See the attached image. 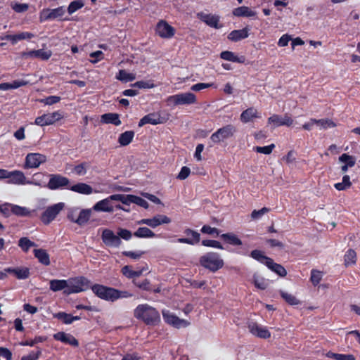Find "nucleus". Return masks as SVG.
<instances>
[{"mask_svg": "<svg viewBox=\"0 0 360 360\" xmlns=\"http://www.w3.org/2000/svg\"><path fill=\"white\" fill-rule=\"evenodd\" d=\"M51 51L50 50H32L27 52L22 53V57L27 58H37L41 60H48L51 56Z\"/></svg>", "mask_w": 360, "mask_h": 360, "instance_id": "25", "label": "nucleus"}, {"mask_svg": "<svg viewBox=\"0 0 360 360\" xmlns=\"http://www.w3.org/2000/svg\"><path fill=\"white\" fill-rule=\"evenodd\" d=\"M18 246L23 252H27L31 248L35 247L37 245L28 238L22 237L18 240Z\"/></svg>", "mask_w": 360, "mask_h": 360, "instance_id": "46", "label": "nucleus"}, {"mask_svg": "<svg viewBox=\"0 0 360 360\" xmlns=\"http://www.w3.org/2000/svg\"><path fill=\"white\" fill-rule=\"evenodd\" d=\"M356 254L354 250L349 249L345 255V263L346 266L352 265L356 263Z\"/></svg>", "mask_w": 360, "mask_h": 360, "instance_id": "54", "label": "nucleus"}, {"mask_svg": "<svg viewBox=\"0 0 360 360\" xmlns=\"http://www.w3.org/2000/svg\"><path fill=\"white\" fill-rule=\"evenodd\" d=\"M40 173H36L33 175V180L27 179L24 172L20 170L10 171L7 182L15 185H34L37 186H44V184L37 179V176H41Z\"/></svg>", "mask_w": 360, "mask_h": 360, "instance_id": "2", "label": "nucleus"}, {"mask_svg": "<svg viewBox=\"0 0 360 360\" xmlns=\"http://www.w3.org/2000/svg\"><path fill=\"white\" fill-rule=\"evenodd\" d=\"M44 340H46L45 338L41 337V336H37V337H35L34 339H33V340L22 342L20 343V345L22 346L32 347L37 343L44 342Z\"/></svg>", "mask_w": 360, "mask_h": 360, "instance_id": "60", "label": "nucleus"}, {"mask_svg": "<svg viewBox=\"0 0 360 360\" xmlns=\"http://www.w3.org/2000/svg\"><path fill=\"white\" fill-rule=\"evenodd\" d=\"M134 315L147 325H156L160 321L158 310L148 304H139L134 309Z\"/></svg>", "mask_w": 360, "mask_h": 360, "instance_id": "1", "label": "nucleus"}, {"mask_svg": "<svg viewBox=\"0 0 360 360\" xmlns=\"http://www.w3.org/2000/svg\"><path fill=\"white\" fill-rule=\"evenodd\" d=\"M134 236L139 238H153L156 234L148 227H139L134 233Z\"/></svg>", "mask_w": 360, "mask_h": 360, "instance_id": "34", "label": "nucleus"}, {"mask_svg": "<svg viewBox=\"0 0 360 360\" xmlns=\"http://www.w3.org/2000/svg\"><path fill=\"white\" fill-rule=\"evenodd\" d=\"M323 275V274L322 271L316 269L311 270L310 281L314 286H316L317 285L319 284L320 281L322 279Z\"/></svg>", "mask_w": 360, "mask_h": 360, "instance_id": "56", "label": "nucleus"}, {"mask_svg": "<svg viewBox=\"0 0 360 360\" xmlns=\"http://www.w3.org/2000/svg\"><path fill=\"white\" fill-rule=\"evenodd\" d=\"M232 13L237 17H254L257 14L256 11L245 6L234 8Z\"/></svg>", "mask_w": 360, "mask_h": 360, "instance_id": "31", "label": "nucleus"}, {"mask_svg": "<svg viewBox=\"0 0 360 360\" xmlns=\"http://www.w3.org/2000/svg\"><path fill=\"white\" fill-rule=\"evenodd\" d=\"M53 338L56 340L60 341L67 345H70L73 347H77L79 345L77 340L72 335L66 333L65 332H58L54 334Z\"/></svg>", "mask_w": 360, "mask_h": 360, "instance_id": "24", "label": "nucleus"}, {"mask_svg": "<svg viewBox=\"0 0 360 360\" xmlns=\"http://www.w3.org/2000/svg\"><path fill=\"white\" fill-rule=\"evenodd\" d=\"M202 245L206 247H211L220 250L223 249L221 244L219 241L214 240H203L202 241Z\"/></svg>", "mask_w": 360, "mask_h": 360, "instance_id": "59", "label": "nucleus"}, {"mask_svg": "<svg viewBox=\"0 0 360 360\" xmlns=\"http://www.w3.org/2000/svg\"><path fill=\"white\" fill-rule=\"evenodd\" d=\"M65 208L64 202H58L51 206L48 207L43 212L41 220L45 224H49L56 219L57 215Z\"/></svg>", "mask_w": 360, "mask_h": 360, "instance_id": "9", "label": "nucleus"}, {"mask_svg": "<svg viewBox=\"0 0 360 360\" xmlns=\"http://www.w3.org/2000/svg\"><path fill=\"white\" fill-rule=\"evenodd\" d=\"M266 266L280 276H285L287 274V271L285 268L281 264L275 263L272 259H270V260L267 262V264Z\"/></svg>", "mask_w": 360, "mask_h": 360, "instance_id": "38", "label": "nucleus"}, {"mask_svg": "<svg viewBox=\"0 0 360 360\" xmlns=\"http://www.w3.org/2000/svg\"><path fill=\"white\" fill-rule=\"evenodd\" d=\"M9 207L11 212L18 216H27L30 214V211L25 207L15 205H6L5 207Z\"/></svg>", "mask_w": 360, "mask_h": 360, "instance_id": "42", "label": "nucleus"}, {"mask_svg": "<svg viewBox=\"0 0 360 360\" xmlns=\"http://www.w3.org/2000/svg\"><path fill=\"white\" fill-rule=\"evenodd\" d=\"M134 136V131H127L120 135L118 142L121 146H127L131 142Z\"/></svg>", "mask_w": 360, "mask_h": 360, "instance_id": "41", "label": "nucleus"}, {"mask_svg": "<svg viewBox=\"0 0 360 360\" xmlns=\"http://www.w3.org/2000/svg\"><path fill=\"white\" fill-rule=\"evenodd\" d=\"M34 255L41 264L46 266L50 264L49 255L45 250L35 249L34 250Z\"/></svg>", "mask_w": 360, "mask_h": 360, "instance_id": "35", "label": "nucleus"}, {"mask_svg": "<svg viewBox=\"0 0 360 360\" xmlns=\"http://www.w3.org/2000/svg\"><path fill=\"white\" fill-rule=\"evenodd\" d=\"M11 8L18 13L26 12L29 8V5L25 3L13 1L11 3Z\"/></svg>", "mask_w": 360, "mask_h": 360, "instance_id": "55", "label": "nucleus"}, {"mask_svg": "<svg viewBox=\"0 0 360 360\" xmlns=\"http://www.w3.org/2000/svg\"><path fill=\"white\" fill-rule=\"evenodd\" d=\"M220 58L224 60L243 63L245 60L244 56L238 57L233 52L224 51L220 53Z\"/></svg>", "mask_w": 360, "mask_h": 360, "instance_id": "32", "label": "nucleus"}, {"mask_svg": "<svg viewBox=\"0 0 360 360\" xmlns=\"http://www.w3.org/2000/svg\"><path fill=\"white\" fill-rule=\"evenodd\" d=\"M112 198H110V195L106 198L98 201L92 207V210L96 212H113L114 206L112 203Z\"/></svg>", "mask_w": 360, "mask_h": 360, "instance_id": "23", "label": "nucleus"}, {"mask_svg": "<svg viewBox=\"0 0 360 360\" xmlns=\"http://www.w3.org/2000/svg\"><path fill=\"white\" fill-rule=\"evenodd\" d=\"M250 255L253 259L265 265L267 264V262H269L271 259L265 256L262 251L258 250H255L252 251Z\"/></svg>", "mask_w": 360, "mask_h": 360, "instance_id": "48", "label": "nucleus"}, {"mask_svg": "<svg viewBox=\"0 0 360 360\" xmlns=\"http://www.w3.org/2000/svg\"><path fill=\"white\" fill-rule=\"evenodd\" d=\"M249 31L250 29L248 27L233 30L229 34L228 39L232 41H238L246 39L249 36Z\"/></svg>", "mask_w": 360, "mask_h": 360, "instance_id": "27", "label": "nucleus"}, {"mask_svg": "<svg viewBox=\"0 0 360 360\" xmlns=\"http://www.w3.org/2000/svg\"><path fill=\"white\" fill-rule=\"evenodd\" d=\"M35 35L30 32H21L14 34V44L22 40H30L34 37Z\"/></svg>", "mask_w": 360, "mask_h": 360, "instance_id": "53", "label": "nucleus"}, {"mask_svg": "<svg viewBox=\"0 0 360 360\" xmlns=\"http://www.w3.org/2000/svg\"><path fill=\"white\" fill-rule=\"evenodd\" d=\"M184 233L191 236L190 238H180L177 239V242L179 243H185L191 245L198 244L200 240V235L197 231L187 228L184 230Z\"/></svg>", "mask_w": 360, "mask_h": 360, "instance_id": "21", "label": "nucleus"}, {"mask_svg": "<svg viewBox=\"0 0 360 360\" xmlns=\"http://www.w3.org/2000/svg\"><path fill=\"white\" fill-rule=\"evenodd\" d=\"M132 87H137L139 89H152L155 87V84L150 82L139 81L131 85Z\"/></svg>", "mask_w": 360, "mask_h": 360, "instance_id": "61", "label": "nucleus"}, {"mask_svg": "<svg viewBox=\"0 0 360 360\" xmlns=\"http://www.w3.org/2000/svg\"><path fill=\"white\" fill-rule=\"evenodd\" d=\"M65 13L64 6H59L54 9L45 8L40 12L39 18L41 21L55 20L62 18Z\"/></svg>", "mask_w": 360, "mask_h": 360, "instance_id": "15", "label": "nucleus"}, {"mask_svg": "<svg viewBox=\"0 0 360 360\" xmlns=\"http://www.w3.org/2000/svg\"><path fill=\"white\" fill-rule=\"evenodd\" d=\"M50 290L53 292H57L60 290H63V292L66 294L67 288H68V280H58L53 279L51 280L49 282Z\"/></svg>", "mask_w": 360, "mask_h": 360, "instance_id": "30", "label": "nucleus"}, {"mask_svg": "<svg viewBox=\"0 0 360 360\" xmlns=\"http://www.w3.org/2000/svg\"><path fill=\"white\" fill-rule=\"evenodd\" d=\"M166 101L168 105H192L197 103V98L191 92H185L169 96Z\"/></svg>", "mask_w": 360, "mask_h": 360, "instance_id": "4", "label": "nucleus"}, {"mask_svg": "<svg viewBox=\"0 0 360 360\" xmlns=\"http://www.w3.org/2000/svg\"><path fill=\"white\" fill-rule=\"evenodd\" d=\"M63 117L60 111H55L51 113L44 114L37 117L34 120V124L40 127L48 126L54 124Z\"/></svg>", "mask_w": 360, "mask_h": 360, "instance_id": "13", "label": "nucleus"}, {"mask_svg": "<svg viewBox=\"0 0 360 360\" xmlns=\"http://www.w3.org/2000/svg\"><path fill=\"white\" fill-rule=\"evenodd\" d=\"M69 190L82 195H91L92 193H108L109 191L105 189L101 188L100 190L94 189L90 185L85 183H77L75 185L70 186Z\"/></svg>", "mask_w": 360, "mask_h": 360, "instance_id": "16", "label": "nucleus"}, {"mask_svg": "<svg viewBox=\"0 0 360 360\" xmlns=\"http://www.w3.org/2000/svg\"><path fill=\"white\" fill-rule=\"evenodd\" d=\"M53 317L62 321L65 324H70L75 321L80 319L79 316H72L65 312H58L53 314Z\"/></svg>", "mask_w": 360, "mask_h": 360, "instance_id": "36", "label": "nucleus"}, {"mask_svg": "<svg viewBox=\"0 0 360 360\" xmlns=\"http://www.w3.org/2000/svg\"><path fill=\"white\" fill-rule=\"evenodd\" d=\"M198 18L204 22L208 26L215 28L219 29L222 27L221 25L219 24V16L213 14H207L205 13H198L197 14Z\"/></svg>", "mask_w": 360, "mask_h": 360, "instance_id": "20", "label": "nucleus"}, {"mask_svg": "<svg viewBox=\"0 0 360 360\" xmlns=\"http://www.w3.org/2000/svg\"><path fill=\"white\" fill-rule=\"evenodd\" d=\"M88 167L89 165L83 162L75 166L73 172L78 176H84L86 174Z\"/></svg>", "mask_w": 360, "mask_h": 360, "instance_id": "57", "label": "nucleus"}, {"mask_svg": "<svg viewBox=\"0 0 360 360\" xmlns=\"http://www.w3.org/2000/svg\"><path fill=\"white\" fill-rule=\"evenodd\" d=\"M124 255L134 259H139L142 257L143 255L145 254L144 251L138 250V251H124L122 253Z\"/></svg>", "mask_w": 360, "mask_h": 360, "instance_id": "64", "label": "nucleus"}, {"mask_svg": "<svg viewBox=\"0 0 360 360\" xmlns=\"http://www.w3.org/2000/svg\"><path fill=\"white\" fill-rule=\"evenodd\" d=\"M6 272L14 275L18 279H25L30 275V270L27 267H18L11 268L8 267L5 269Z\"/></svg>", "mask_w": 360, "mask_h": 360, "instance_id": "29", "label": "nucleus"}, {"mask_svg": "<svg viewBox=\"0 0 360 360\" xmlns=\"http://www.w3.org/2000/svg\"><path fill=\"white\" fill-rule=\"evenodd\" d=\"M160 115L157 113H150L142 117L139 122V127H143L146 124H151L153 125L162 123Z\"/></svg>", "mask_w": 360, "mask_h": 360, "instance_id": "28", "label": "nucleus"}, {"mask_svg": "<svg viewBox=\"0 0 360 360\" xmlns=\"http://www.w3.org/2000/svg\"><path fill=\"white\" fill-rule=\"evenodd\" d=\"M267 122L268 124L271 125L273 128L278 127L281 126L290 127L292 124L293 120L288 115L282 117L281 115L274 114L268 118Z\"/></svg>", "mask_w": 360, "mask_h": 360, "instance_id": "19", "label": "nucleus"}, {"mask_svg": "<svg viewBox=\"0 0 360 360\" xmlns=\"http://www.w3.org/2000/svg\"><path fill=\"white\" fill-rule=\"evenodd\" d=\"M280 295L285 301L290 305H297L300 301L293 295L283 290H280Z\"/></svg>", "mask_w": 360, "mask_h": 360, "instance_id": "51", "label": "nucleus"}, {"mask_svg": "<svg viewBox=\"0 0 360 360\" xmlns=\"http://www.w3.org/2000/svg\"><path fill=\"white\" fill-rule=\"evenodd\" d=\"M248 328L249 332L257 338L267 339L271 337V333L268 330L267 327L259 325L255 322L249 323Z\"/></svg>", "mask_w": 360, "mask_h": 360, "instance_id": "17", "label": "nucleus"}, {"mask_svg": "<svg viewBox=\"0 0 360 360\" xmlns=\"http://www.w3.org/2000/svg\"><path fill=\"white\" fill-rule=\"evenodd\" d=\"M262 117V114L257 109L250 107L243 111L240 116V120L243 123L253 122L255 119Z\"/></svg>", "mask_w": 360, "mask_h": 360, "instance_id": "22", "label": "nucleus"}, {"mask_svg": "<svg viewBox=\"0 0 360 360\" xmlns=\"http://www.w3.org/2000/svg\"><path fill=\"white\" fill-rule=\"evenodd\" d=\"M91 214V210H82L79 212L78 217L75 219V223L82 226L85 224L89 219Z\"/></svg>", "mask_w": 360, "mask_h": 360, "instance_id": "40", "label": "nucleus"}, {"mask_svg": "<svg viewBox=\"0 0 360 360\" xmlns=\"http://www.w3.org/2000/svg\"><path fill=\"white\" fill-rule=\"evenodd\" d=\"M172 221L171 219L164 214H156L152 218L142 219L137 221L138 224H145L155 229L162 224H168Z\"/></svg>", "mask_w": 360, "mask_h": 360, "instance_id": "14", "label": "nucleus"}, {"mask_svg": "<svg viewBox=\"0 0 360 360\" xmlns=\"http://www.w3.org/2000/svg\"><path fill=\"white\" fill-rule=\"evenodd\" d=\"M143 271V269L134 271L132 269L131 266L128 265L123 266L122 269V273L128 278L139 277L142 274Z\"/></svg>", "mask_w": 360, "mask_h": 360, "instance_id": "39", "label": "nucleus"}, {"mask_svg": "<svg viewBox=\"0 0 360 360\" xmlns=\"http://www.w3.org/2000/svg\"><path fill=\"white\" fill-rule=\"evenodd\" d=\"M274 148L275 145L272 143L266 146H256L254 148V150L259 153L269 155L272 153Z\"/></svg>", "mask_w": 360, "mask_h": 360, "instance_id": "58", "label": "nucleus"}, {"mask_svg": "<svg viewBox=\"0 0 360 360\" xmlns=\"http://www.w3.org/2000/svg\"><path fill=\"white\" fill-rule=\"evenodd\" d=\"M101 239L103 243L111 248H117L121 244V240L112 230L105 229L102 231Z\"/></svg>", "mask_w": 360, "mask_h": 360, "instance_id": "18", "label": "nucleus"}, {"mask_svg": "<svg viewBox=\"0 0 360 360\" xmlns=\"http://www.w3.org/2000/svg\"><path fill=\"white\" fill-rule=\"evenodd\" d=\"M70 180L67 177H65L60 174H51L49 181L47 184V187L50 190L57 189H69Z\"/></svg>", "mask_w": 360, "mask_h": 360, "instance_id": "12", "label": "nucleus"}, {"mask_svg": "<svg viewBox=\"0 0 360 360\" xmlns=\"http://www.w3.org/2000/svg\"><path fill=\"white\" fill-rule=\"evenodd\" d=\"M338 160L340 163L342 164L341 167V171L342 172H346L349 168L354 167L356 163V158L354 156L349 155L347 153H343L339 157Z\"/></svg>", "mask_w": 360, "mask_h": 360, "instance_id": "26", "label": "nucleus"}, {"mask_svg": "<svg viewBox=\"0 0 360 360\" xmlns=\"http://www.w3.org/2000/svg\"><path fill=\"white\" fill-rule=\"evenodd\" d=\"M252 283L254 284L255 288L259 290H265L269 285L268 281L257 273L253 274Z\"/></svg>", "mask_w": 360, "mask_h": 360, "instance_id": "33", "label": "nucleus"}, {"mask_svg": "<svg viewBox=\"0 0 360 360\" xmlns=\"http://www.w3.org/2000/svg\"><path fill=\"white\" fill-rule=\"evenodd\" d=\"M326 356L335 360H356L352 354H337L332 352L326 353Z\"/></svg>", "mask_w": 360, "mask_h": 360, "instance_id": "49", "label": "nucleus"}, {"mask_svg": "<svg viewBox=\"0 0 360 360\" xmlns=\"http://www.w3.org/2000/svg\"><path fill=\"white\" fill-rule=\"evenodd\" d=\"M90 286V281L84 277L68 279L66 295L78 293L86 290Z\"/></svg>", "mask_w": 360, "mask_h": 360, "instance_id": "6", "label": "nucleus"}, {"mask_svg": "<svg viewBox=\"0 0 360 360\" xmlns=\"http://www.w3.org/2000/svg\"><path fill=\"white\" fill-rule=\"evenodd\" d=\"M101 122L106 124H113L115 126L121 124L120 117L116 113H105L101 116Z\"/></svg>", "mask_w": 360, "mask_h": 360, "instance_id": "37", "label": "nucleus"}, {"mask_svg": "<svg viewBox=\"0 0 360 360\" xmlns=\"http://www.w3.org/2000/svg\"><path fill=\"white\" fill-rule=\"evenodd\" d=\"M89 56L91 58H92V59H91L89 61H90V63H91L93 64H95V63L101 61L104 58V56H103L104 54L101 51H96L92 52L90 53Z\"/></svg>", "mask_w": 360, "mask_h": 360, "instance_id": "62", "label": "nucleus"}, {"mask_svg": "<svg viewBox=\"0 0 360 360\" xmlns=\"http://www.w3.org/2000/svg\"><path fill=\"white\" fill-rule=\"evenodd\" d=\"M116 79L123 82H131L136 79V75L134 73L127 72L124 70H120L116 75Z\"/></svg>", "mask_w": 360, "mask_h": 360, "instance_id": "43", "label": "nucleus"}, {"mask_svg": "<svg viewBox=\"0 0 360 360\" xmlns=\"http://www.w3.org/2000/svg\"><path fill=\"white\" fill-rule=\"evenodd\" d=\"M200 264L212 271H216L224 266V261L216 252H208L200 259Z\"/></svg>", "mask_w": 360, "mask_h": 360, "instance_id": "3", "label": "nucleus"}, {"mask_svg": "<svg viewBox=\"0 0 360 360\" xmlns=\"http://www.w3.org/2000/svg\"><path fill=\"white\" fill-rule=\"evenodd\" d=\"M131 195H132L114 194L110 195V198H112V200L119 201L124 205H129L131 203Z\"/></svg>", "mask_w": 360, "mask_h": 360, "instance_id": "52", "label": "nucleus"}, {"mask_svg": "<svg viewBox=\"0 0 360 360\" xmlns=\"http://www.w3.org/2000/svg\"><path fill=\"white\" fill-rule=\"evenodd\" d=\"M84 6V2L83 1V0L73 1L70 2V4H69V6L68 7V13L70 15H72L74 13H75L76 11H77L78 10L83 8Z\"/></svg>", "mask_w": 360, "mask_h": 360, "instance_id": "50", "label": "nucleus"}, {"mask_svg": "<svg viewBox=\"0 0 360 360\" xmlns=\"http://www.w3.org/2000/svg\"><path fill=\"white\" fill-rule=\"evenodd\" d=\"M352 186L350 177L348 175H345L342 177V181L334 184V187L338 191H345L349 188Z\"/></svg>", "mask_w": 360, "mask_h": 360, "instance_id": "45", "label": "nucleus"}, {"mask_svg": "<svg viewBox=\"0 0 360 360\" xmlns=\"http://www.w3.org/2000/svg\"><path fill=\"white\" fill-rule=\"evenodd\" d=\"M155 30L156 34L160 38L167 39H172L176 33L175 28L165 20H160L158 22Z\"/></svg>", "mask_w": 360, "mask_h": 360, "instance_id": "11", "label": "nucleus"}, {"mask_svg": "<svg viewBox=\"0 0 360 360\" xmlns=\"http://www.w3.org/2000/svg\"><path fill=\"white\" fill-rule=\"evenodd\" d=\"M162 318L164 321L177 329L186 328L190 325V322L187 320L180 319L174 312L168 310L163 309L162 311Z\"/></svg>", "mask_w": 360, "mask_h": 360, "instance_id": "7", "label": "nucleus"}, {"mask_svg": "<svg viewBox=\"0 0 360 360\" xmlns=\"http://www.w3.org/2000/svg\"><path fill=\"white\" fill-rule=\"evenodd\" d=\"M47 160L45 155L39 153H30L27 154L25 159V169H37Z\"/></svg>", "mask_w": 360, "mask_h": 360, "instance_id": "10", "label": "nucleus"}, {"mask_svg": "<svg viewBox=\"0 0 360 360\" xmlns=\"http://www.w3.org/2000/svg\"><path fill=\"white\" fill-rule=\"evenodd\" d=\"M236 131V129L231 124H227L217 129L213 133L210 139L214 143H219L225 140L231 138Z\"/></svg>", "mask_w": 360, "mask_h": 360, "instance_id": "8", "label": "nucleus"}, {"mask_svg": "<svg viewBox=\"0 0 360 360\" xmlns=\"http://www.w3.org/2000/svg\"><path fill=\"white\" fill-rule=\"evenodd\" d=\"M131 203H134L146 209L148 207V202L141 197L136 195H131Z\"/></svg>", "mask_w": 360, "mask_h": 360, "instance_id": "63", "label": "nucleus"}, {"mask_svg": "<svg viewBox=\"0 0 360 360\" xmlns=\"http://www.w3.org/2000/svg\"><path fill=\"white\" fill-rule=\"evenodd\" d=\"M91 288L93 292L102 300L110 302H114L117 300V289L100 284L93 285Z\"/></svg>", "mask_w": 360, "mask_h": 360, "instance_id": "5", "label": "nucleus"}, {"mask_svg": "<svg viewBox=\"0 0 360 360\" xmlns=\"http://www.w3.org/2000/svg\"><path fill=\"white\" fill-rule=\"evenodd\" d=\"M316 126L320 130H326L335 127L336 124L330 119H320L316 120Z\"/></svg>", "mask_w": 360, "mask_h": 360, "instance_id": "44", "label": "nucleus"}, {"mask_svg": "<svg viewBox=\"0 0 360 360\" xmlns=\"http://www.w3.org/2000/svg\"><path fill=\"white\" fill-rule=\"evenodd\" d=\"M221 238H223L228 243L233 245H242V241L238 237L233 233H224L221 236Z\"/></svg>", "mask_w": 360, "mask_h": 360, "instance_id": "47", "label": "nucleus"}]
</instances>
